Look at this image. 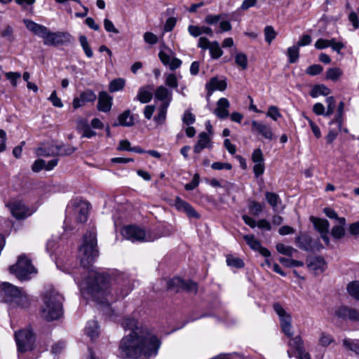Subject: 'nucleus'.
Segmentation results:
<instances>
[{
	"instance_id": "obj_1",
	"label": "nucleus",
	"mask_w": 359,
	"mask_h": 359,
	"mask_svg": "<svg viewBox=\"0 0 359 359\" xmlns=\"http://www.w3.org/2000/svg\"><path fill=\"white\" fill-rule=\"evenodd\" d=\"M121 325L130 332L120 342L118 355L121 358L151 359L157 355L161 341L148 329L139 326L133 318H123Z\"/></svg>"
},
{
	"instance_id": "obj_2",
	"label": "nucleus",
	"mask_w": 359,
	"mask_h": 359,
	"mask_svg": "<svg viewBox=\"0 0 359 359\" xmlns=\"http://www.w3.org/2000/svg\"><path fill=\"white\" fill-rule=\"evenodd\" d=\"M75 281L80 287L86 285V289L94 297L96 302L102 304L101 311L104 315L111 318L114 311L109 305V302H115L120 298H124L131 291L128 280H123L122 285L124 287L120 294L115 295L111 293L110 288L112 278L107 273H99L95 271H89V277L80 283L77 277L74 278Z\"/></svg>"
},
{
	"instance_id": "obj_3",
	"label": "nucleus",
	"mask_w": 359,
	"mask_h": 359,
	"mask_svg": "<svg viewBox=\"0 0 359 359\" xmlns=\"http://www.w3.org/2000/svg\"><path fill=\"white\" fill-rule=\"evenodd\" d=\"M23 22L29 31L43 39L45 46H57L72 41V36L67 32H51L46 26L29 19L23 20Z\"/></svg>"
},
{
	"instance_id": "obj_4",
	"label": "nucleus",
	"mask_w": 359,
	"mask_h": 359,
	"mask_svg": "<svg viewBox=\"0 0 359 359\" xmlns=\"http://www.w3.org/2000/svg\"><path fill=\"white\" fill-rule=\"evenodd\" d=\"M62 296L57 291H47L43 297L41 315L48 321L58 319L62 315Z\"/></svg>"
},
{
	"instance_id": "obj_5",
	"label": "nucleus",
	"mask_w": 359,
	"mask_h": 359,
	"mask_svg": "<svg viewBox=\"0 0 359 359\" xmlns=\"http://www.w3.org/2000/svg\"><path fill=\"white\" fill-rule=\"evenodd\" d=\"M79 256L83 268L89 267L98 256L96 233L94 231H87L83 236V243L79 249Z\"/></svg>"
},
{
	"instance_id": "obj_6",
	"label": "nucleus",
	"mask_w": 359,
	"mask_h": 359,
	"mask_svg": "<svg viewBox=\"0 0 359 359\" xmlns=\"http://www.w3.org/2000/svg\"><path fill=\"white\" fill-rule=\"evenodd\" d=\"M10 271L20 280H27L30 274L36 273L31 260L25 255L18 257L16 264L10 267Z\"/></svg>"
},
{
	"instance_id": "obj_7",
	"label": "nucleus",
	"mask_w": 359,
	"mask_h": 359,
	"mask_svg": "<svg viewBox=\"0 0 359 359\" xmlns=\"http://www.w3.org/2000/svg\"><path fill=\"white\" fill-rule=\"evenodd\" d=\"M15 339L18 351L25 353L33 349L35 335L30 328H25L15 332Z\"/></svg>"
},
{
	"instance_id": "obj_8",
	"label": "nucleus",
	"mask_w": 359,
	"mask_h": 359,
	"mask_svg": "<svg viewBox=\"0 0 359 359\" xmlns=\"http://www.w3.org/2000/svg\"><path fill=\"white\" fill-rule=\"evenodd\" d=\"M123 236L132 242H150L154 241L149 236H147L144 230L141 228L130 225L124 226L121 230Z\"/></svg>"
},
{
	"instance_id": "obj_9",
	"label": "nucleus",
	"mask_w": 359,
	"mask_h": 359,
	"mask_svg": "<svg viewBox=\"0 0 359 359\" xmlns=\"http://www.w3.org/2000/svg\"><path fill=\"white\" fill-rule=\"evenodd\" d=\"M167 287L168 289L175 292L184 290L189 292L196 293L198 290V285L196 283L191 280L184 281L178 277L169 280L167 283Z\"/></svg>"
},
{
	"instance_id": "obj_10",
	"label": "nucleus",
	"mask_w": 359,
	"mask_h": 359,
	"mask_svg": "<svg viewBox=\"0 0 359 359\" xmlns=\"http://www.w3.org/2000/svg\"><path fill=\"white\" fill-rule=\"evenodd\" d=\"M295 243L299 249L306 252L320 250L323 248V245L318 240L313 241L310 236L306 233L297 236L295 238Z\"/></svg>"
},
{
	"instance_id": "obj_11",
	"label": "nucleus",
	"mask_w": 359,
	"mask_h": 359,
	"mask_svg": "<svg viewBox=\"0 0 359 359\" xmlns=\"http://www.w3.org/2000/svg\"><path fill=\"white\" fill-rule=\"evenodd\" d=\"M197 46L203 50H209L210 56L212 59L219 58L223 55L219 43L217 41L210 42L206 37L199 38Z\"/></svg>"
},
{
	"instance_id": "obj_12",
	"label": "nucleus",
	"mask_w": 359,
	"mask_h": 359,
	"mask_svg": "<svg viewBox=\"0 0 359 359\" xmlns=\"http://www.w3.org/2000/svg\"><path fill=\"white\" fill-rule=\"evenodd\" d=\"M6 206L10 209L12 215L18 219H24L32 214L21 201L9 202Z\"/></svg>"
},
{
	"instance_id": "obj_13",
	"label": "nucleus",
	"mask_w": 359,
	"mask_h": 359,
	"mask_svg": "<svg viewBox=\"0 0 359 359\" xmlns=\"http://www.w3.org/2000/svg\"><path fill=\"white\" fill-rule=\"evenodd\" d=\"M172 205L178 211L184 212L189 218L199 219L201 217L200 214L196 212L191 204L179 196L175 197Z\"/></svg>"
},
{
	"instance_id": "obj_14",
	"label": "nucleus",
	"mask_w": 359,
	"mask_h": 359,
	"mask_svg": "<svg viewBox=\"0 0 359 359\" xmlns=\"http://www.w3.org/2000/svg\"><path fill=\"white\" fill-rule=\"evenodd\" d=\"M252 132L257 135H261L266 140H272L274 137L271 127L263 122L257 121H252Z\"/></svg>"
},
{
	"instance_id": "obj_15",
	"label": "nucleus",
	"mask_w": 359,
	"mask_h": 359,
	"mask_svg": "<svg viewBox=\"0 0 359 359\" xmlns=\"http://www.w3.org/2000/svg\"><path fill=\"white\" fill-rule=\"evenodd\" d=\"M328 47H331L334 51L341 54V50L345 48V45L341 41H337L334 38L331 39H319L315 43V48L318 50H323Z\"/></svg>"
},
{
	"instance_id": "obj_16",
	"label": "nucleus",
	"mask_w": 359,
	"mask_h": 359,
	"mask_svg": "<svg viewBox=\"0 0 359 359\" xmlns=\"http://www.w3.org/2000/svg\"><path fill=\"white\" fill-rule=\"evenodd\" d=\"M19 287L7 282L0 283V302L10 303L13 296L18 294Z\"/></svg>"
},
{
	"instance_id": "obj_17",
	"label": "nucleus",
	"mask_w": 359,
	"mask_h": 359,
	"mask_svg": "<svg viewBox=\"0 0 359 359\" xmlns=\"http://www.w3.org/2000/svg\"><path fill=\"white\" fill-rule=\"evenodd\" d=\"M97 96L95 93L90 89L81 92L79 97H74L72 102V106L74 109H79L88 102L95 101Z\"/></svg>"
},
{
	"instance_id": "obj_18",
	"label": "nucleus",
	"mask_w": 359,
	"mask_h": 359,
	"mask_svg": "<svg viewBox=\"0 0 359 359\" xmlns=\"http://www.w3.org/2000/svg\"><path fill=\"white\" fill-rule=\"evenodd\" d=\"M19 294L13 296L10 304L20 309H27L30 306L31 298L22 288L18 289Z\"/></svg>"
},
{
	"instance_id": "obj_19",
	"label": "nucleus",
	"mask_w": 359,
	"mask_h": 359,
	"mask_svg": "<svg viewBox=\"0 0 359 359\" xmlns=\"http://www.w3.org/2000/svg\"><path fill=\"white\" fill-rule=\"evenodd\" d=\"M243 238L252 250L258 251L265 257H269L271 256L270 251L267 248L262 247L261 243L256 239L254 235H245Z\"/></svg>"
},
{
	"instance_id": "obj_20",
	"label": "nucleus",
	"mask_w": 359,
	"mask_h": 359,
	"mask_svg": "<svg viewBox=\"0 0 359 359\" xmlns=\"http://www.w3.org/2000/svg\"><path fill=\"white\" fill-rule=\"evenodd\" d=\"M158 57L161 62L164 65L168 66L170 70H175L182 65V61L180 59L173 57V54L172 53H168L163 50H160L158 53Z\"/></svg>"
},
{
	"instance_id": "obj_21",
	"label": "nucleus",
	"mask_w": 359,
	"mask_h": 359,
	"mask_svg": "<svg viewBox=\"0 0 359 359\" xmlns=\"http://www.w3.org/2000/svg\"><path fill=\"white\" fill-rule=\"evenodd\" d=\"M335 315L343 319L359 321V311L353 308L341 306L335 311Z\"/></svg>"
},
{
	"instance_id": "obj_22",
	"label": "nucleus",
	"mask_w": 359,
	"mask_h": 359,
	"mask_svg": "<svg viewBox=\"0 0 359 359\" xmlns=\"http://www.w3.org/2000/svg\"><path fill=\"white\" fill-rule=\"evenodd\" d=\"M229 100L225 97H222L217 102V106L213 112L219 118L224 119L229 116Z\"/></svg>"
},
{
	"instance_id": "obj_23",
	"label": "nucleus",
	"mask_w": 359,
	"mask_h": 359,
	"mask_svg": "<svg viewBox=\"0 0 359 359\" xmlns=\"http://www.w3.org/2000/svg\"><path fill=\"white\" fill-rule=\"evenodd\" d=\"M112 100V97L107 92H100L98 95L97 109L102 112H109L111 109Z\"/></svg>"
},
{
	"instance_id": "obj_24",
	"label": "nucleus",
	"mask_w": 359,
	"mask_h": 359,
	"mask_svg": "<svg viewBox=\"0 0 359 359\" xmlns=\"http://www.w3.org/2000/svg\"><path fill=\"white\" fill-rule=\"evenodd\" d=\"M308 267L315 274H320L325 270L326 262L321 257H314L309 260Z\"/></svg>"
},
{
	"instance_id": "obj_25",
	"label": "nucleus",
	"mask_w": 359,
	"mask_h": 359,
	"mask_svg": "<svg viewBox=\"0 0 359 359\" xmlns=\"http://www.w3.org/2000/svg\"><path fill=\"white\" fill-rule=\"evenodd\" d=\"M226 82L223 79H218L217 77H212L209 82L205 84V89L208 91V95L210 96L215 90L223 91L226 88Z\"/></svg>"
},
{
	"instance_id": "obj_26",
	"label": "nucleus",
	"mask_w": 359,
	"mask_h": 359,
	"mask_svg": "<svg viewBox=\"0 0 359 359\" xmlns=\"http://www.w3.org/2000/svg\"><path fill=\"white\" fill-rule=\"evenodd\" d=\"M154 97L157 100L162 103H168L170 104L172 98V93L164 86L157 87L154 92Z\"/></svg>"
},
{
	"instance_id": "obj_27",
	"label": "nucleus",
	"mask_w": 359,
	"mask_h": 359,
	"mask_svg": "<svg viewBox=\"0 0 359 359\" xmlns=\"http://www.w3.org/2000/svg\"><path fill=\"white\" fill-rule=\"evenodd\" d=\"M273 309L280 318V327L292 324V317L279 303H274Z\"/></svg>"
},
{
	"instance_id": "obj_28",
	"label": "nucleus",
	"mask_w": 359,
	"mask_h": 359,
	"mask_svg": "<svg viewBox=\"0 0 359 359\" xmlns=\"http://www.w3.org/2000/svg\"><path fill=\"white\" fill-rule=\"evenodd\" d=\"M273 309L280 318V327L292 324V317L279 303H274Z\"/></svg>"
},
{
	"instance_id": "obj_29",
	"label": "nucleus",
	"mask_w": 359,
	"mask_h": 359,
	"mask_svg": "<svg viewBox=\"0 0 359 359\" xmlns=\"http://www.w3.org/2000/svg\"><path fill=\"white\" fill-rule=\"evenodd\" d=\"M152 89V86L149 85L140 88L135 100L140 101L142 104L149 102L153 97Z\"/></svg>"
},
{
	"instance_id": "obj_30",
	"label": "nucleus",
	"mask_w": 359,
	"mask_h": 359,
	"mask_svg": "<svg viewBox=\"0 0 359 359\" xmlns=\"http://www.w3.org/2000/svg\"><path fill=\"white\" fill-rule=\"evenodd\" d=\"M89 203L86 201H81L78 203L76 209V220L79 222L84 223L88 217Z\"/></svg>"
},
{
	"instance_id": "obj_31",
	"label": "nucleus",
	"mask_w": 359,
	"mask_h": 359,
	"mask_svg": "<svg viewBox=\"0 0 359 359\" xmlns=\"http://www.w3.org/2000/svg\"><path fill=\"white\" fill-rule=\"evenodd\" d=\"M118 123H114V126H122L125 127H130L135 124L134 116L129 109L124 111L118 117Z\"/></svg>"
},
{
	"instance_id": "obj_32",
	"label": "nucleus",
	"mask_w": 359,
	"mask_h": 359,
	"mask_svg": "<svg viewBox=\"0 0 359 359\" xmlns=\"http://www.w3.org/2000/svg\"><path fill=\"white\" fill-rule=\"evenodd\" d=\"M309 220L314 226V228L320 233H328L330 223L325 219H320L311 216Z\"/></svg>"
},
{
	"instance_id": "obj_33",
	"label": "nucleus",
	"mask_w": 359,
	"mask_h": 359,
	"mask_svg": "<svg viewBox=\"0 0 359 359\" xmlns=\"http://www.w3.org/2000/svg\"><path fill=\"white\" fill-rule=\"evenodd\" d=\"M210 139L208 135L203 132L199 135V140L196 144L194 151L195 153H200L203 149L209 147Z\"/></svg>"
},
{
	"instance_id": "obj_34",
	"label": "nucleus",
	"mask_w": 359,
	"mask_h": 359,
	"mask_svg": "<svg viewBox=\"0 0 359 359\" xmlns=\"http://www.w3.org/2000/svg\"><path fill=\"white\" fill-rule=\"evenodd\" d=\"M85 332L91 340L97 338L99 335L97 323L95 320L88 321Z\"/></svg>"
},
{
	"instance_id": "obj_35",
	"label": "nucleus",
	"mask_w": 359,
	"mask_h": 359,
	"mask_svg": "<svg viewBox=\"0 0 359 359\" xmlns=\"http://www.w3.org/2000/svg\"><path fill=\"white\" fill-rule=\"evenodd\" d=\"M330 92V89L324 84H318L313 87L310 92V95L315 98L320 95H327Z\"/></svg>"
},
{
	"instance_id": "obj_36",
	"label": "nucleus",
	"mask_w": 359,
	"mask_h": 359,
	"mask_svg": "<svg viewBox=\"0 0 359 359\" xmlns=\"http://www.w3.org/2000/svg\"><path fill=\"white\" fill-rule=\"evenodd\" d=\"M265 198L268 203L275 210L279 204H281L282 201L280 196L273 192L266 191L265 193Z\"/></svg>"
},
{
	"instance_id": "obj_37",
	"label": "nucleus",
	"mask_w": 359,
	"mask_h": 359,
	"mask_svg": "<svg viewBox=\"0 0 359 359\" xmlns=\"http://www.w3.org/2000/svg\"><path fill=\"white\" fill-rule=\"evenodd\" d=\"M343 75V71L339 67L329 68L326 72V79L334 82L338 81Z\"/></svg>"
},
{
	"instance_id": "obj_38",
	"label": "nucleus",
	"mask_w": 359,
	"mask_h": 359,
	"mask_svg": "<svg viewBox=\"0 0 359 359\" xmlns=\"http://www.w3.org/2000/svg\"><path fill=\"white\" fill-rule=\"evenodd\" d=\"M182 78L180 74L172 73L165 74V84L170 88H177L178 86V80Z\"/></svg>"
},
{
	"instance_id": "obj_39",
	"label": "nucleus",
	"mask_w": 359,
	"mask_h": 359,
	"mask_svg": "<svg viewBox=\"0 0 359 359\" xmlns=\"http://www.w3.org/2000/svg\"><path fill=\"white\" fill-rule=\"evenodd\" d=\"M288 345L295 349L297 355L305 351L304 348V342L300 336L292 337L290 340Z\"/></svg>"
},
{
	"instance_id": "obj_40",
	"label": "nucleus",
	"mask_w": 359,
	"mask_h": 359,
	"mask_svg": "<svg viewBox=\"0 0 359 359\" xmlns=\"http://www.w3.org/2000/svg\"><path fill=\"white\" fill-rule=\"evenodd\" d=\"M168 107V103H162L159 109L158 113L154 116V121L159 125H162L165 123L166 119L167 109Z\"/></svg>"
},
{
	"instance_id": "obj_41",
	"label": "nucleus",
	"mask_w": 359,
	"mask_h": 359,
	"mask_svg": "<svg viewBox=\"0 0 359 359\" xmlns=\"http://www.w3.org/2000/svg\"><path fill=\"white\" fill-rule=\"evenodd\" d=\"M287 55L288 57L289 63L296 62L299 57V47L297 45L289 47L287 49Z\"/></svg>"
},
{
	"instance_id": "obj_42",
	"label": "nucleus",
	"mask_w": 359,
	"mask_h": 359,
	"mask_svg": "<svg viewBox=\"0 0 359 359\" xmlns=\"http://www.w3.org/2000/svg\"><path fill=\"white\" fill-rule=\"evenodd\" d=\"M248 209L253 215H259L264 210V205L254 200H249Z\"/></svg>"
},
{
	"instance_id": "obj_43",
	"label": "nucleus",
	"mask_w": 359,
	"mask_h": 359,
	"mask_svg": "<svg viewBox=\"0 0 359 359\" xmlns=\"http://www.w3.org/2000/svg\"><path fill=\"white\" fill-rule=\"evenodd\" d=\"M226 264L230 267L241 269L244 266L243 261L239 257H234L231 255H226Z\"/></svg>"
},
{
	"instance_id": "obj_44",
	"label": "nucleus",
	"mask_w": 359,
	"mask_h": 359,
	"mask_svg": "<svg viewBox=\"0 0 359 359\" xmlns=\"http://www.w3.org/2000/svg\"><path fill=\"white\" fill-rule=\"evenodd\" d=\"M334 341L333 337L325 332H321L320 333L318 339V344L323 347H327L333 343Z\"/></svg>"
},
{
	"instance_id": "obj_45",
	"label": "nucleus",
	"mask_w": 359,
	"mask_h": 359,
	"mask_svg": "<svg viewBox=\"0 0 359 359\" xmlns=\"http://www.w3.org/2000/svg\"><path fill=\"white\" fill-rule=\"evenodd\" d=\"M277 251L282 255L292 257L294 252H297V250L291 246L285 245L283 243H279L276 245Z\"/></svg>"
},
{
	"instance_id": "obj_46",
	"label": "nucleus",
	"mask_w": 359,
	"mask_h": 359,
	"mask_svg": "<svg viewBox=\"0 0 359 359\" xmlns=\"http://www.w3.org/2000/svg\"><path fill=\"white\" fill-rule=\"evenodd\" d=\"M343 346L351 351H353L357 354L359 353V344L357 340H353L351 339H344L342 341Z\"/></svg>"
},
{
	"instance_id": "obj_47",
	"label": "nucleus",
	"mask_w": 359,
	"mask_h": 359,
	"mask_svg": "<svg viewBox=\"0 0 359 359\" xmlns=\"http://www.w3.org/2000/svg\"><path fill=\"white\" fill-rule=\"evenodd\" d=\"M344 102H340L338 104L337 107V114L336 115V118L334 120L332 121L330 124H332L334 123L337 124V127L339 128V130L341 129V124H342V116L344 114Z\"/></svg>"
},
{
	"instance_id": "obj_48",
	"label": "nucleus",
	"mask_w": 359,
	"mask_h": 359,
	"mask_svg": "<svg viewBox=\"0 0 359 359\" xmlns=\"http://www.w3.org/2000/svg\"><path fill=\"white\" fill-rule=\"evenodd\" d=\"M79 42L81 43V46L86 55L88 57L91 58L93 56V52L91 50V48L88 44V39H87L86 36L84 35H81L79 36Z\"/></svg>"
},
{
	"instance_id": "obj_49",
	"label": "nucleus",
	"mask_w": 359,
	"mask_h": 359,
	"mask_svg": "<svg viewBox=\"0 0 359 359\" xmlns=\"http://www.w3.org/2000/svg\"><path fill=\"white\" fill-rule=\"evenodd\" d=\"M265 41L270 44L276 38L277 33L272 26L268 25L264 29Z\"/></svg>"
},
{
	"instance_id": "obj_50",
	"label": "nucleus",
	"mask_w": 359,
	"mask_h": 359,
	"mask_svg": "<svg viewBox=\"0 0 359 359\" xmlns=\"http://www.w3.org/2000/svg\"><path fill=\"white\" fill-rule=\"evenodd\" d=\"M347 290L351 296L359 300V282L355 281L349 283Z\"/></svg>"
},
{
	"instance_id": "obj_51",
	"label": "nucleus",
	"mask_w": 359,
	"mask_h": 359,
	"mask_svg": "<svg viewBox=\"0 0 359 359\" xmlns=\"http://www.w3.org/2000/svg\"><path fill=\"white\" fill-rule=\"evenodd\" d=\"M125 86V80L123 79H117L111 81L109 89L110 92H116L123 88Z\"/></svg>"
},
{
	"instance_id": "obj_52",
	"label": "nucleus",
	"mask_w": 359,
	"mask_h": 359,
	"mask_svg": "<svg viewBox=\"0 0 359 359\" xmlns=\"http://www.w3.org/2000/svg\"><path fill=\"white\" fill-rule=\"evenodd\" d=\"M236 64L241 67L242 69H245L248 67L247 56L243 53H238L235 57Z\"/></svg>"
},
{
	"instance_id": "obj_53",
	"label": "nucleus",
	"mask_w": 359,
	"mask_h": 359,
	"mask_svg": "<svg viewBox=\"0 0 359 359\" xmlns=\"http://www.w3.org/2000/svg\"><path fill=\"white\" fill-rule=\"evenodd\" d=\"M325 102L327 105V107L325 116H330L333 114L335 108V99L333 96L328 97L326 98Z\"/></svg>"
},
{
	"instance_id": "obj_54",
	"label": "nucleus",
	"mask_w": 359,
	"mask_h": 359,
	"mask_svg": "<svg viewBox=\"0 0 359 359\" xmlns=\"http://www.w3.org/2000/svg\"><path fill=\"white\" fill-rule=\"evenodd\" d=\"M323 71V67L320 65H312L306 69V74L311 76L320 74Z\"/></svg>"
},
{
	"instance_id": "obj_55",
	"label": "nucleus",
	"mask_w": 359,
	"mask_h": 359,
	"mask_svg": "<svg viewBox=\"0 0 359 359\" xmlns=\"http://www.w3.org/2000/svg\"><path fill=\"white\" fill-rule=\"evenodd\" d=\"M266 116L270 117L273 121H277L279 118L281 117V114L276 106H271L269 107L268 111L266 113Z\"/></svg>"
},
{
	"instance_id": "obj_56",
	"label": "nucleus",
	"mask_w": 359,
	"mask_h": 359,
	"mask_svg": "<svg viewBox=\"0 0 359 359\" xmlns=\"http://www.w3.org/2000/svg\"><path fill=\"white\" fill-rule=\"evenodd\" d=\"M13 33V29L11 26H6L1 31L0 34L3 38H5L8 41L12 42L14 40Z\"/></svg>"
},
{
	"instance_id": "obj_57",
	"label": "nucleus",
	"mask_w": 359,
	"mask_h": 359,
	"mask_svg": "<svg viewBox=\"0 0 359 359\" xmlns=\"http://www.w3.org/2000/svg\"><path fill=\"white\" fill-rule=\"evenodd\" d=\"M252 161L254 163H264V158L262 151L260 149H256L252 154Z\"/></svg>"
},
{
	"instance_id": "obj_58",
	"label": "nucleus",
	"mask_w": 359,
	"mask_h": 359,
	"mask_svg": "<svg viewBox=\"0 0 359 359\" xmlns=\"http://www.w3.org/2000/svg\"><path fill=\"white\" fill-rule=\"evenodd\" d=\"M195 121V116L189 110H186L182 116L183 123L187 126H189L193 124Z\"/></svg>"
},
{
	"instance_id": "obj_59",
	"label": "nucleus",
	"mask_w": 359,
	"mask_h": 359,
	"mask_svg": "<svg viewBox=\"0 0 359 359\" xmlns=\"http://www.w3.org/2000/svg\"><path fill=\"white\" fill-rule=\"evenodd\" d=\"M332 236L337 239L341 238L345 234V229L342 226H334L332 229Z\"/></svg>"
},
{
	"instance_id": "obj_60",
	"label": "nucleus",
	"mask_w": 359,
	"mask_h": 359,
	"mask_svg": "<svg viewBox=\"0 0 359 359\" xmlns=\"http://www.w3.org/2000/svg\"><path fill=\"white\" fill-rule=\"evenodd\" d=\"M144 40L147 43L154 45L158 42V37L152 32H147L144 34Z\"/></svg>"
},
{
	"instance_id": "obj_61",
	"label": "nucleus",
	"mask_w": 359,
	"mask_h": 359,
	"mask_svg": "<svg viewBox=\"0 0 359 359\" xmlns=\"http://www.w3.org/2000/svg\"><path fill=\"white\" fill-rule=\"evenodd\" d=\"M304 118L308 121L315 137L319 139L321 137V132L319 127L309 117L304 116Z\"/></svg>"
},
{
	"instance_id": "obj_62",
	"label": "nucleus",
	"mask_w": 359,
	"mask_h": 359,
	"mask_svg": "<svg viewBox=\"0 0 359 359\" xmlns=\"http://www.w3.org/2000/svg\"><path fill=\"white\" fill-rule=\"evenodd\" d=\"M5 75H6V79L11 81V84L13 86H17V81L18 79H20L21 77V74L19 72H6L5 74Z\"/></svg>"
},
{
	"instance_id": "obj_63",
	"label": "nucleus",
	"mask_w": 359,
	"mask_h": 359,
	"mask_svg": "<svg viewBox=\"0 0 359 359\" xmlns=\"http://www.w3.org/2000/svg\"><path fill=\"white\" fill-rule=\"evenodd\" d=\"M199 184V175L198 174L194 175L191 182L185 184L184 188L187 191H191L196 189Z\"/></svg>"
},
{
	"instance_id": "obj_64",
	"label": "nucleus",
	"mask_w": 359,
	"mask_h": 359,
	"mask_svg": "<svg viewBox=\"0 0 359 359\" xmlns=\"http://www.w3.org/2000/svg\"><path fill=\"white\" fill-rule=\"evenodd\" d=\"M96 134V132L93 131L88 124H84V126L82 128V137L91 138L95 136Z\"/></svg>"
}]
</instances>
